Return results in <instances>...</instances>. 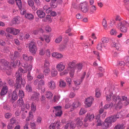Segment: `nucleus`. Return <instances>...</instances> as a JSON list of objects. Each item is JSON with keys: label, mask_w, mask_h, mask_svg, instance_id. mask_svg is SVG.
<instances>
[{"label": "nucleus", "mask_w": 129, "mask_h": 129, "mask_svg": "<svg viewBox=\"0 0 129 129\" xmlns=\"http://www.w3.org/2000/svg\"><path fill=\"white\" fill-rule=\"evenodd\" d=\"M32 66L29 64L27 67V69H23L21 68H20L18 71L15 74V76L16 78L15 86L17 88H20L21 87V85H22L23 87L24 86L25 83V81L24 79L22 78V73H25L27 72V69L28 72H30Z\"/></svg>", "instance_id": "nucleus-1"}, {"label": "nucleus", "mask_w": 129, "mask_h": 129, "mask_svg": "<svg viewBox=\"0 0 129 129\" xmlns=\"http://www.w3.org/2000/svg\"><path fill=\"white\" fill-rule=\"evenodd\" d=\"M126 24H129V23L125 21H123L118 23L117 26L118 28L119 27L121 32L125 33L126 32L127 30Z\"/></svg>", "instance_id": "nucleus-2"}, {"label": "nucleus", "mask_w": 129, "mask_h": 129, "mask_svg": "<svg viewBox=\"0 0 129 129\" xmlns=\"http://www.w3.org/2000/svg\"><path fill=\"white\" fill-rule=\"evenodd\" d=\"M9 62L4 59L0 60V69L1 70L9 69L10 66Z\"/></svg>", "instance_id": "nucleus-3"}, {"label": "nucleus", "mask_w": 129, "mask_h": 129, "mask_svg": "<svg viewBox=\"0 0 129 129\" xmlns=\"http://www.w3.org/2000/svg\"><path fill=\"white\" fill-rule=\"evenodd\" d=\"M29 50L33 54H35L37 50V48L35 43L31 42L29 44Z\"/></svg>", "instance_id": "nucleus-4"}, {"label": "nucleus", "mask_w": 129, "mask_h": 129, "mask_svg": "<svg viewBox=\"0 0 129 129\" xmlns=\"http://www.w3.org/2000/svg\"><path fill=\"white\" fill-rule=\"evenodd\" d=\"M15 87L16 88L13 91L12 95H11V98L10 99V100L12 103H13L18 98V96L17 95V91L18 90H17V89L19 88H17V87L15 86ZM21 87L20 88H21Z\"/></svg>", "instance_id": "nucleus-5"}, {"label": "nucleus", "mask_w": 129, "mask_h": 129, "mask_svg": "<svg viewBox=\"0 0 129 129\" xmlns=\"http://www.w3.org/2000/svg\"><path fill=\"white\" fill-rule=\"evenodd\" d=\"M48 88L50 90H53L55 89L56 87V83L53 80L48 81L47 84Z\"/></svg>", "instance_id": "nucleus-6"}, {"label": "nucleus", "mask_w": 129, "mask_h": 129, "mask_svg": "<svg viewBox=\"0 0 129 129\" xmlns=\"http://www.w3.org/2000/svg\"><path fill=\"white\" fill-rule=\"evenodd\" d=\"M93 100V98L91 97H90L86 99L85 100V101L84 102L86 107H90L92 104V102Z\"/></svg>", "instance_id": "nucleus-7"}, {"label": "nucleus", "mask_w": 129, "mask_h": 129, "mask_svg": "<svg viewBox=\"0 0 129 129\" xmlns=\"http://www.w3.org/2000/svg\"><path fill=\"white\" fill-rule=\"evenodd\" d=\"M82 82V80L77 79L76 81H74V83L75 84V85L73 87V88L74 90H77L79 88V85Z\"/></svg>", "instance_id": "nucleus-8"}, {"label": "nucleus", "mask_w": 129, "mask_h": 129, "mask_svg": "<svg viewBox=\"0 0 129 129\" xmlns=\"http://www.w3.org/2000/svg\"><path fill=\"white\" fill-rule=\"evenodd\" d=\"M80 7L82 12L84 13H86L88 12V5L85 3L81 4Z\"/></svg>", "instance_id": "nucleus-9"}, {"label": "nucleus", "mask_w": 129, "mask_h": 129, "mask_svg": "<svg viewBox=\"0 0 129 129\" xmlns=\"http://www.w3.org/2000/svg\"><path fill=\"white\" fill-rule=\"evenodd\" d=\"M111 40L112 42V44H111L112 46L113 47H115L116 49L117 50H121V48L120 44L116 43L115 40L114 38L111 39Z\"/></svg>", "instance_id": "nucleus-10"}, {"label": "nucleus", "mask_w": 129, "mask_h": 129, "mask_svg": "<svg viewBox=\"0 0 129 129\" xmlns=\"http://www.w3.org/2000/svg\"><path fill=\"white\" fill-rule=\"evenodd\" d=\"M65 65L62 62H60L58 63L56 66L57 69L60 72L63 71L65 68Z\"/></svg>", "instance_id": "nucleus-11"}, {"label": "nucleus", "mask_w": 129, "mask_h": 129, "mask_svg": "<svg viewBox=\"0 0 129 129\" xmlns=\"http://www.w3.org/2000/svg\"><path fill=\"white\" fill-rule=\"evenodd\" d=\"M74 122L77 127H80L83 124V122L82 121L81 119L78 117L74 119Z\"/></svg>", "instance_id": "nucleus-12"}, {"label": "nucleus", "mask_w": 129, "mask_h": 129, "mask_svg": "<svg viewBox=\"0 0 129 129\" xmlns=\"http://www.w3.org/2000/svg\"><path fill=\"white\" fill-rule=\"evenodd\" d=\"M107 120L106 118L102 125L103 129H107L110 126L111 124Z\"/></svg>", "instance_id": "nucleus-13"}, {"label": "nucleus", "mask_w": 129, "mask_h": 129, "mask_svg": "<svg viewBox=\"0 0 129 129\" xmlns=\"http://www.w3.org/2000/svg\"><path fill=\"white\" fill-rule=\"evenodd\" d=\"M23 58L24 60L28 61L30 62H32L33 60V57L31 56H28L26 54H24L23 55Z\"/></svg>", "instance_id": "nucleus-14"}, {"label": "nucleus", "mask_w": 129, "mask_h": 129, "mask_svg": "<svg viewBox=\"0 0 129 129\" xmlns=\"http://www.w3.org/2000/svg\"><path fill=\"white\" fill-rule=\"evenodd\" d=\"M76 61L75 60L69 62L67 67V70H70L71 69H75V67L76 65Z\"/></svg>", "instance_id": "nucleus-15"}, {"label": "nucleus", "mask_w": 129, "mask_h": 129, "mask_svg": "<svg viewBox=\"0 0 129 129\" xmlns=\"http://www.w3.org/2000/svg\"><path fill=\"white\" fill-rule=\"evenodd\" d=\"M36 13L38 16L40 18H44L45 16V14L44 12L40 10H38Z\"/></svg>", "instance_id": "nucleus-16"}, {"label": "nucleus", "mask_w": 129, "mask_h": 129, "mask_svg": "<svg viewBox=\"0 0 129 129\" xmlns=\"http://www.w3.org/2000/svg\"><path fill=\"white\" fill-rule=\"evenodd\" d=\"M40 95V93L38 92H37L35 91L34 92H32L31 98L32 99L38 101L39 100Z\"/></svg>", "instance_id": "nucleus-17"}, {"label": "nucleus", "mask_w": 129, "mask_h": 129, "mask_svg": "<svg viewBox=\"0 0 129 129\" xmlns=\"http://www.w3.org/2000/svg\"><path fill=\"white\" fill-rule=\"evenodd\" d=\"M45 84V81L44 80L42 79L39 81V83L37 86H36V88L38 89H40Z\"/></svg>", "instance_id": "nucleus-18"}, {"label": "nucleus", "mask_w": 129, "mask_h": 129, "mask_svg": "<svg viewBox=\"0 0 129 129\" xmlns=\"http://www.w3.org/2000/svg\"><path fill=\"white\" fill-rule=\"evenodd\" d=\"M52 57L58 59L61 58L63 57V55L61 53L57 52H53L52 54Z\"/></svg>", "instance_id": "nucleus-19"}, {"label": "nucleus", "mask_w": 129, "mask_h": 129, "mask_svg": "<svg viewBox=\"0 0 129 129\" xmlns=\"http://www.w3.org/2000/svg\"><path fill=\"white\" fill-rule=\"evenodd\" d=\"M106 119L111 124L112 122H114L117 120L114 115L111 116L107 118Z\"/></svg>", "instance_id": "nucleus-20"}, {"label": "nucleus", "mask_w": 129, "mask_h": 129, "mask_svg": "<svg viewBox=\"0 0 129 129\" xmlns=\"http://www.w3.org/2000/svg\"><path fill=\"white\" fill-rule=\"evenodd\" d=\"M82 63H79L76 64V66L75 67V70H77V72L80 71L82 69Z\"/></svg>", "instance_id": "nucleus-21"}, {"label": "nucleus", "mask_w": 129, "mask_h": 129, "mask_svg": "<svg viewBox=\"0 0 129 129\" xmlns=\"http://www.w3.org/2000/svg\"><path fill=\"white\" fill-rule=\"evenodd\" d=\"M7 92V89L6 86L3 87L0 93L1 96H2L5 95Z\"/></svg>", "instance_id": "nucleus-22"}, {"label": "nucleus", "mask_w": 129, "mask_h": 129, "mask_svg": "<svg viewBox=\"0 0 129 129\" xmlns=\"http://www.w3.org/2000/svg\"><path fill=\"white\" fill-rule=\"evenodd\" d=\"M57 0H51L50 3V6L52 8H55L57 6V5L56 2Z\"/></svg>", "instance_id": "nucleus-23"}, {"label": "nucleus", "mask_w": 129, "mask_h": 129, "mask_svg": "<svg viewBox=\"0 0 129 129\" xmlns=\"http://www.w3.org/2000/svg\"><path fill=\"white\" fill-rule=\"evenodd\" d=\"M17 102L18 106L20 107H22L24 105V102L23 99L21 98H20Z\"/></svg>", "instance_id": "nucleus-24"}, {"label": "nucleus", "mask_w": 129, "mask_h": 129, "mask_svg": "<svg viewBox=\"0 0 129 129\" xmlns=\"http://www.w3.org/2000/svg\"><path fill=\"white\" fill-rule=\"evenodd\" d=\"M89 9V13L90 14H92L94 13L96 10L95 6L94 5H91Z\"/></svg>", "instance_id": "nucleus-25"}, {"label": "nucleus", "mask_w": 129, "mask_h": 129, "mask_svg": "<svg viewBox=\"0 0 129 129\" xmlns=\"http://www.w3.org/2000/svg\"><path fill=\"white\" fill-rule=\"evenodd\" d=\"M122 101H125L123 103L124 105H127L129 104V100L127 99V97L123 96L122 97Z\"/></svg>", "instance_id": "nucleus-26"}, {"label": "nucleus", "mask_w": 129, "mask_h": 129, "mask_svg": "<svg viewBox=\"0 0 129 129\" xmlns=\"http://www.w3.org/2000/svg\"><path fill=\"white\" fill-rule=\"evenodd\" d=\"M113 93L111 92L109 93V94H106V97L107 101L109 102L111 100V97H112Z\"/></svg>", "instance_id": "nucleus-27"}, {"label": "nucleus", "mask_w": 129, "mask_h": 129, "mask_svg": "<svg viewBox=\"0 0 129 129\" xmlns=\"http://www.w3.org/2000/svg\"><path fill=\"white\" fill-rule=\"evenodd\" d=\"M124 124L123 123L121 124H118L115 126L114 129H124Z\"/></svg>", "instance_id": "nucleus-28"}, {"label": "nucleus", "mask_w": 129, "mask_h": 129, "mask_svg": "<svg viewBox=\"0 0 129 129\" xmlns=\"http://www.w3.org/2000/svg\"><path fill=\"white\" fill-rule=\"evenodd\" d=\"M53 94L50 91H46L45 94L46 97L49 99L51 98L53 96Z\"/></svg>", "instance_id": "nucleus-29"}, {"label": "nucleus", "mask_w": 129, "mask_h": 129, "mask_svg": "<svg viewBox=\"0 0 129 129\" xmlns=\"http://www.w3.org/2000/svg\"><path fill=\"white\" fill-rule=\"evenodd\" d=\"M86 115V117L90 121L92 120L94 117V115L92 114L88 113Z\"/></svg>", "instance_id": "nucleus-30"}, {"label": "nucleus", "mask_w": 129, "mask_h": 129, "mask_svg": "<svg viewBox=\"0 0 129 129\" xmlns=\"http://www.w3.org/2000/svg\"><path fill=\"white\" fill-rule=\"evenodd\" d=\"M25 17L30 20L33 19L34 18L33 15L31 13H27L25 15Z\"/></svg>", "instance_id": "nucleus-31"}, {"label": "nucleus", "mask_w": 129, "mask_h": 129, "mask_svg": "<svg viewBox=\"0 0 129 129\" xmlns=\"http://www.w3.org/2000/svg\"><path fill=\"white\" fill-rule=\"evenodd\" d=\"M17 6L19 9L21 10L22 8V2L21 0H15Z\"/></svg>", "instance_id": "nucleus-32"}, {"label": "nucleus", "mask_w": 129, "mask_h": 129, "mask_svg": "<svg viewBox=\"0 0 129 129\" xmlns=\"http://www.w3.org/2000/svg\"><path fill=\"white\" fill-rule=\"evenodd\" d=\"M113 99V100L115 102H117L118 101H120L121 100L120 97L119 96H116L113 94L112 95Z\"/></svg>", "instance_id": "nucleus-33"}, {"label": "nucleus", "mask_w": 129, "mask_h": 129, "mask_svg": "<svg viewBox=\"0 0 129 129\" xmlns=\"http://www.w3.org/2000/svg\"><path fill=\"white\" fill-rule=\"evenodd\" d=\"M26 90L28 92H31L32 91V88L31 85L27 84L26 87Z\"/></svg>", "instance_id": "nucleus-34"}, {"label": "nucleus", "mask_w": 129, "mask_h": 129, "mask_svg": "<svg viewBox=\"0 0 129 129\" xmlns=\"http://www.w3.org/2000/svg\"><path fill=\"white\" fill-rule=\"evenodd\" d=\"M81 105V104L79 102L74 103L72 105V106L74 108H76Z\"/></svg>", "instance_id": "nucleus-35"}, {"label": "nucleus", "mask_w": 129, "mask_h": 129, "mask_svg": "<svg viewBox=\"0 0 129 129\" xmlns=\"http://www.w3.org/2000/svg\"><path fill=\"white\" fill-rule=\"evenodd\" d=\"M45 53V49L44 48H41L39 50V54L41 55H43Z\"/></svg>", "instance_id": "nucleus-36"}, {"label": "nucleus", "mask_w": 129, "mask_h": 129, "mask_svg": "<svg viewBox=\"0 0 129 129\" xmlns=\"http://www.w3.org/2000/svg\"><path fill=\"white\" fill-rule=\"evenodd\" d=\"M54 110H53V111H62L61 110V107L60 106H57L56 107H54Z\"/></svg>", "instance_id": "nucleus-37"}, {"label": "nucleus", "mask_w": 129, "mask_h": 129, "mask_svg": "<svg viewBox=\"0 0 129 129\" xmlns=\"http://www.w3.org/2000/svg\"><path fill=\"white\" fill-rule=\"evenodd\" d=\"M10 58L11 59V60H13V62L12 63L13 64V65H12L13 66H14V67H15V66H14V61L16 59V57L14 56V54H13V53H11L10 55Z\"/></svg>", "instance_id": "nucleus-38"}, {"label": "nucleus", "mask_w": 129, "mask_h": 129, "mask_svg": "<svg viewBox=\"0 0 129 129\" xmlns=\"http://www.w3.org/2000/svg\"><path fill=\"white\" fill-rule=\"evenodd\" d=\"M57 74V71L55 69H52L51 71V75L53 77L56 76Z\"/></svg>", "instance_id": "nucleus-39"}, {"label": "nucleus", "mask_w": 129, "mask_h": 129, "mask_svg": "<svg viewBox=\"0 0 129 129\" xmlns=\"http://www.w3.org/2000/svg\"><path fill=\"white\" fill-rule=\"evenodd\" d=\"M19 22V20L18 17L14 18L12 21V23L13 24H16L18 23Z\"/></svg>", "instance_id": "nucleus-40"}, {"label": "nucleus", "mask_w": 129, "mask_h": 129, "mask_svg": "<svg viewBox=\"0 0 129 129\" xmlns=\"http://www.w3.org/2000/svg\"><path fill=\"white\" fill-rule=\"evenodd\" d=\"M62 39V36H60L55 39V42L56 43H59L61 41Z\"/></svg>", "instance_id": "nucleus-41"}, {"label": "nucleus", "mask_w": 129, "mask_h": 129, "mask_svg": "<svg viewBox=\"0 0 129 129\" xmlns=\"http://www.w3.org/2000/svg\"><path fill=\"white\" fill-rule=\"evenodd\" d=\"M95 96L96 97L98 98L101 95L99 89H95Z\"/></svg>", "instance_id": "nucleus-42"}, {"label": "nucleus", "mask_w": 129, "mask_h": 129, "mask_svg": "<svg viewBox=\"0 0 129 129\" xmlns=\"http://www.w3.org/2000/svg\"><path fill=\"white\" fill-rule=\"evenodd\" d=\"M50 66V63L48 60H46L44 64V68H48Z\"/></svg>", "instance_id": "nucleus-43"}, {"label": "nucleus", "mask_w": 129, "mask_h": 129, "mask_svg": "<svg viewBox=\"0 0 129 129\" xmlns=\"http://www.w3.org/2000/svg\"><path fill=\"white\" fill-rule=\"evenodd\" d=\"M18 95L20 98H22L24 96L23 91L22 90H19V91Z\"/></svg>", "instance_id": "nucleus-44"}, {"label": "nucleus", "mask_w": 129, "mask_h": 129, "mask_svg": "<svg viewBox=\"0 0 129 129\" xmlns=\"http://www.w3.org/2000/svg\"><path fill=\"white\" fill-rule=\"evenodd\" d=\"M43 36V38L46 42L48 43L50 42V40L49 39V37L48 35H44Z\"/></svg>", "instance_id": "nucleus-45"}, {"label": "nucleus", "mask_w": 129, "mask_h": 129, "mask_svg": "<svg viewBox=\"0 0 129 129\" xmlns=\"http://www.w3.org/2000/svg\"><path fill=\"white\" fill-rule=\"evenodd\" d=\"M113 104L112 103L106 104L104 106V108L105 109H107L113 106Z\"/></svg>", "instance_id": "nucleus-46"}, {"label": "nucleus", "mask_w": 129, "mask_h": 129, "mask_svg": "<svg viewBox=\"0 0 129 129\" xmlns=\"http://www.w3.org/2000/svg\"><path fill=\"white\" fill-rule=\"evenodd\" d=\"M14 28L13 27H8L6 29V31L9 33L12 34L13 33Z\"/></svg>", "instance_id": "nucleus-47"}, {"label": "nucleus", "mask_w": 129, "mask_h": 129, "mask_svg": "<svg viewBox=\"0 0 129 129\" xmlns=\"http://www.w3.org/2000/svg\"><path fill=\"white\" fill-rule=\"evenodd\" d=\"M124 78L129 80V71H126L123 74Z\"/></svg>", "instance_id": "nucleus-48"}, {"label": "nucleus", "mask_w": 129, "mask_h": 129, "mask_svg": "<svg viewBox=\"0 0 129 129\" xmlns=\"http://www.w3.org/2000/svg\"><path fill=\"white\" fill-rule=\"evenodd\" d=\"M102 41L103 43H107L109 41V39L108 38L104 37L102 38Z\"/></svg>", "instance_id": "nucleus-49"}, {"label": "nucleus", "mask_w": 129, "mask_h": 129, "mask_svg": "<svg viewBox=\"0 0 129 129\" xmlns=\"http://www.w3.org/2000/svg\"><path fill=\"white\" fill-rule=\"evenodd\" d=\"M50 72V70L49 68L45 69L43 72L44 74L46 76L48 75Z\"/></svg>", "instance_id": "nucleus-50"}, {"label": "nucleus", "mask_w": 129, "mask_h": 129, "mask_svg": "<svg viewBox=\"0 0 129 129\" xmlns=\"http://www.w3.org/2000/svg\"><path fill=\"white\" fill-rule=\"evenodd\" d=\"M75 70V69H71L70 70V71L69 72L70 76L72 78L74 76Z\"/></svg>", "instance_id": "nucleus-51"}, {"label": "nucleus", "mask_w": 129, "mask_h": 129, "mask_svg": "<svg viewBox=\"0 0 129 129\" xmlns=\"http://www.w3.org/2000/svg\"><path fill=\"white\" fill-rule=\"evenodd\" d=\"M102 24L105 28L106 29L107 28V21L105 19H104L102 22Z\"/></svg>", "instance_id": "nucleus-52"}, {"label": "nucleus", "mask_w": 129, "mask_h": 129, "mask_svg": "<svg viewBox=\"0 0 129 129\" xmlns=\"http://www.w3.org/2000/svg\"><path fill=\"white\" fill-rule=\"evenodd\" d=\"M19 32L20 30L19 29L14 28L12 34L15 35H17Z\"/></svg>", "instance_id": "nucleus-53"}, {"label": "nucleus", "mask_w": 129, "mask_h": 129, "mask_svg": "<svg viewBox=\"0 0 129 129\" xmlns=\"http://www.w3.org/2000/svg\"><path fill=\"white\" fill-rule=\"evenodd\" d=\"M27 79L28 80L30 81L33 79V77L31 76L30 72H28L27 75Z\"/></svg>", "instance_id": "nucleus-54"}, {"label": "nucleus", "mask_w": 129, "mask_h": 129, "mask_svg": "<svg viewBox=\"0 0 129 129\" xmlns=\"http://www.w3.org/2000/svg\"><path fill=\"white\" fill-rule=\"evenodd\" d=\"M19 37L20 40H22L24 39V35L23 33H20L19 35Z\"/></svg>", "instance_id": "nucleus-55"}, {"label": "nucleus", "mask_w": 129, "mask_h": 129, "mask_svg": "<svg viewBox=\"0 0 129 129\" xmlns=\"http://www.w3.org/2000/svg\"><path fill=\"white\" fill-rule=\"evenodd\" d=\"M96 122L97 123V125L98 126H101L102 125V123H101V121L100 118H96Z\"/></svg>", "instance_id": "nucleus-56"}, {"label": "nucleus", "mask_w": 129, "mask_h": 129, "mask_svg": "<svg viewBox=\"0 0 129 129\" xmlns=\"http://www.w3.org/2000/svg\"><path fill=\"white\" fill-rule=\"evenodd\" d=\"M27 2L28 4L30 7L34 5V2L32 0H27Z\"/></svg>", "instance_id": "nucleus-57"}, {"label": "nucleus", "mask_w": 129, "mask_h": 129, "mask_svg": "<svg viewBox=\"0 0 129 129\" xmlns=\"http://www.w3.org/2000/svg\"><path fill=\"white\" fill-rule=\"evenodd\" d=\"M87 112V111L84 108H81L79 112V114L80 115H82L85 114Z\"/></svg>", "instance_id": "nucleus-58"}, {"label": "nucleus", "mask_w": 129, "mask_h": 129, "mask_svg": "<svg viewBox=\"0 0 129 129\" xmlns=\"http://www.w3.org/2000/svg\"><path fill=\"white\" fill-rule=\"evenodd\" d=\"M31 127L33 129H35L36 125L35 123L34 122H31L30 123Z\"/></svg>", "instance_id": "nucleus-59"}, {"label": "nucleus", "mask_w": 129, "mask_h": 129, "mask_svg": "<svg viewBox=\"0 0 129 129\" xmlns=\"http://www.w3.org/2000/svg\"><path fill=\"white\" fill-rule=\"evenodd\" d=\"M66 85V84L63 81H61L60 82L59 86L61 87H65Z\"/></svg>", "instance_id": "nucleus-60"}, {"label": "nucleus", "mask_w": 129, "mask_h": 129, "mask_svg": "<svg viewBox=\"0 0 129 129\" xmlns=\"http://www.w3.org/2000/svg\"><path fill=\"white\" fill-rule=\"evenodd\" d=\"M31 109L32 111L35 112L36 110V106L34 103H32L31 106Z\"/></svg>", "instance_id": "nucleus-61"}, {"label": "nucleus", "mask_w": 129, "mask_h": 129, "mask_svg": "<svg viewBox=\"0 0 129 129\" xmlns=\"http://www.w3.org/2000/svg\"><path fill=\"white\" fill-rule=\"evenodd\" d=\"M37 78L39 79H42L44 78V76L43 73H40L37 76Z\"/></svg>", "instance_id": "nucleus-62"}, {"label": "nucleus", "mask_w": 129, "mask_h": 129, "mask_svg": "<svg viewBox=\"0 0 129 129\" xmlns=\"http://www.w3.org/2000/svg\"><path fill=\"white\" fill-rule=\"evenodd\" d=\"M120 113L121 112H118L116 115H114L115 116V117L116 118V120L117 119L120 118L121 117V116L120 114Z\"/></svg>", "instance_id": "nucleus-63"}, {"label": "nucleus", "mask_w": 129, "mask_h": 129, "mask_svg": "<svg viewBox=\"0 0 129 129\" xmlns=\"http://www.w3.org/2000/svg\"><path fill=\"white\" fill-rule=\"evenodd\" d=\"M117 32L115 29H111L110 33L112 35H115L117 34Z\"/></svg>", "instance_id": "nucleus-64"}]
</instances>
